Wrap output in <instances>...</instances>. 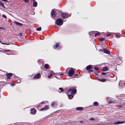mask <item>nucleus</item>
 <instances>
[{
    "label": "nucleus",
    "instance_id": "f257e3e1",
    "mask_svg": "<svg viewBox=\"0 0 125 125\" xmlns=\"http://www.w3.org/2000/svg\"><path fill=\"white\" fill-rule=\"evenodd\" d=\"M76 91V89L73 88L69 89V90L68 93V97L69 99H71L73 97L74 94L75 93Z\"/></svg>",
    "mask_w": 125,
    "mask_h": 125
},
{
    "label": "nucleus",
    "instance_id": "f03ea898",
    "mask_svg": "<svg viewBox=\"0 0 125 125\" xmlns=\"http://www.w3.org/2000/svg\"><path fill=\"white\" fill-rule=\"evenodd\" d=\"M75 69H73L72 68H68L66 70V71L68 74V75L70 76H72L75 73Z\"/></svg>",
    "mask_w": 125,
    "mask_h": 125
},
{
    "label": "nucleus",
    "instance_id": "7ed1b4c3",
    "mask_svg": "<svg viewBox=\"0 0 125 125\" xmlns=\"http://www.w3.org/2000/svg\"><path fill=\"white\" fill-rule=\"evenodd\" d=\"M59 12V10H55L53 9L52 10L51 15L53 17H54L56 16L57 14Z\"/></svg>",
    "mask_w": 125,
    "mask_h": 125
},
{
    "label": "nucleus",
    "instance_id": "20e7f679",
    "mask_svg": "<svg viewBox=\"0 0 125 125\" xmlns=\"http://www.w3.org/2000/svg\"><path fill=\"white\" fill-rule=\"evenodd\" d=\"M55 23L58 25L61 26L63 22L61 19H58L56 21Z\"/></svg>",
    "mask_w": 125,
    "mask_h": 125
},
{
    "label": "nucleus",
    "instance_id": "39448f33",
    "mask_svg": "<svg viewBox=\"0 0 125 125\" xmlns=\"http://www.w3.org/2000/svg\"><path fill=\"white\" fill-rule=\"evenodd\" d=\"M41 76V74L40 73H38L34 75L33 78L34 79H38L40 78Z\"/></svg>",
    "mask_w": 125,
    "mask_h": 125
},
{
    "label": "nucleus",
    "instance_id": "423d86ee",
    "mask_svg": "<svg viewBox=\"0 0 125 125\" xmlns=\"http://www.w3.org/2000/svg\"><path fill=\"white\" fill-rule=\"evenodd\" d=\"M49 109V106L48 105H45L44 107L40 109V110L41 111L46 110Z\"/></svg>",
    "mask_w": 125,
    "mask_h": 125
},
{
    "label": "nucleus",
    "instance_id": "0eeeda50",
    "mask_svg": "<svg viewBox=\"0 0 125 125\" xmlns=\"http://www.w3.org/2000/svg\"><path fill=\"white\" fill-rule=\"evenodd\" d=\"M61 15L62 17L63 18H66L68 17V15L67 14L65 13H61Z\"/></svg>",
    "mask_w": 125,
    "mask_h": 125
},
{
    "label": "nucleus",
    "instance_id": "6e6552de",
    "mask_svg": "<svg viewBox=\"0 0 125 125\" xmlns=\"http://www.w3.org/2000/svg\"><path fill=\"white\" fill-rule=\"evenodd\" d=\"M50 75L48 76V78H51L53 75L54 74V73L52 71H50Z\"/></svg>",
    "mask_w": 125,
    "mask_h": 125
},
{
    "label": "nucleus",
    "instance_id": "1a4fd4ad",
    "mask_svg": "<svg viewBox=\"0 0 125 125\" xmlns=\"http://www.w3.org/2000/svg\"><path fill=\"white\" fill-rule=\"evenodd\" d=\"M12 73H9L6 74V76H7V79H10V77L12 76Z\"/></svg>",
    "mask_w": 125,
    "mask_h": 125
},
{
    "label": "nucleus",
    "instance_id": "9d476101",
    "mask_svg": "<svg viewBox=\"0 0 125 125\" xmlns=\"http://www.w3.org/2000/svg\"><path fill=\"white\" fill-rule=\"evenodd\" d=\"M36 113V110L34 108L31 109V113L32 114H35Z\"/></svg>",
    "mask_w": 125,
    "mask_h": 125
},
{
    "label": "nucleus",
    "instance_id": "9b49d317",
    "mask_svg": "<svg viewBox=\"0 0 125 125\" xmlns=\"http://www.w3.org/2000/svg\"><path fill=\"white\" fill-rule=\"evenodd\" d=\"M124 121H118L114 123V124L115 125H117L120 124H123L124 123Z\"/></svg>",
    "mask_w": 125,
    "mask_h": 125
},
{
    "label": "nucleus",
    "instance_id": "f8f14e48",
    "mask_svg": "<svg viewBox=\"0 0 125 125\" xmlns=\"http://www.w3.org/2000/svg\"><path fill=\"white\" fill-rule=\"evenodd\" d=\"M59 44L58 43H56L55 45H53V47L54 49H56V48L57 47L59 48Z\"/></svg>",
    "mask_w": 125,
    "mask_h": 125
},
{
    "label": "nucleus",
    "instance_id": "ddd939ff",
    "mask_svg": "<svg viewBox=\"0 0 125 125\" xmlns=\"http://www.w3.org/2000/svg\"><path fill=\"white\" fill-rule=\"evenodd\" d=\"M57 105V103L56 102H52L51 104V105L52 107H54Z\"/></svg>",
    "mask_w": 125,
    "mask_h": 125
},
{
    "label": "nucleus",
    "instance_id": "4468645a",
    "mask_svg": "<svg viewBox=\"0 0 125 125\" xmlns=\"http://www.w3.org/2000/svg\"><path fill=\"white\" fill-rule=\"evenodd\" d=\"M99 81L101 82H104L106 81V80L105 78H103L102 79H97Z\"/></svg>",
    "mask_w": 125,
    "mask_h": 125
},
{
    "label": "nucleus",
    "instance_id": "2eb2a0df",
    "mask_svg": "<svg viewBox=\"0 0 125 125\" xmlns=\"http://www.w3.org/2000/svg\"><path fill=\"white\" fill-rule=\"evenodd\" d=\"M14 23L17 26H21L22 25V24L18 22L15 21Z\"/></svg>",
    "mask_w": 125,
    "mask_h": 125
},
{
    "label": "nucleus",
    "instance_id": "dca6fc26",
    "mask_svg": "<svg viewBox=\"0 0 125 125\" xmlns=\"http://www.w3.org/2000/svg\"><path fill=\"white\" fill-rule=\"evenodd\" d=\"M108 69L107 67H104L102 69V71H105L108 70Z\"/></svg>",
    "mask_w": 125,
    "mask_h": 125
},
{
    "label": "nucleus",
    "instance_id": "f3484780",
    "mask_svg": "<svg viewBox=\"0 0 125 125\" xmlns=\"http://www.w3.org/2000/svg\"><path fill=\"white\" fill-rule=\"evenodd\" d=\"M34 0L33 3V6L34 7H36L37 6V2L35 1L34 0Z\"/></svg>",
    "mask_w": 125,
    "mask_h": 125
},
{
    "label": "nucleus",
    "instance_id": "a211bd4d",
    "mask_svg": "<svg viewBox=\"0 0 125 125\" xmlns=\"http://www.w3.org/2000/svg\"><path fill=\"white\" fill-rule=\"evenodd\" d=\"M104 53L107 54H109L110 53V51L105 49L104 50Z\"/></svg>",
    "mask_w": 125,
    "mask_h": 125
},
{
    "label": "nucleus",
    "instance_id": "6ab92c4d",
    "mask_svg": "<svg viewBox=\"0 0 125 125\" xmlns=\"http://www.w3.org/2000/svg\"><path fill=\"white\" fill-rule=\"evenodd\" d=\"M109 104H114L115 103V101L114 100H110L108 101Z\"/></svg>",
    "mask_w": 125,
    "mask_h": 125
},
{
    "label": "nucleus",
    "instance_id": "aec40b11",
    "mask_svg": "<svg viewBox=\"0 0 125 125\" xmlns=\"http://www.w3.org/2000/svg\"><path fill=\"white\" fill-rule=\"evenodd\" d=\"M38 62L40 64H41L42 63V65L44 64V63L42 62V60H38Z\"/></svg>",
    "mask_w": 125,
    "mask_h": 125
},
{
    "label": "nucleus",
    "instance_id": "412c9836",
    "mask_svg": "<svg viewBox=\"0 0 125 125\" xmlns=\"http://www.w3.org/2000/svg\"><path fill=\"white\" fill-rule=\"evenodd\" d=\"M91 67H92L90 65L87 66L86 67V68L87 70H89L91 68Z\"/></svg>",
    "mask_w": 125,
    "mask_h": 125
},
{
    "label": "nucleus",
    "instance_id": "4be33fe9",
    "mask_svg": "<svg viewBox=\"0 0 125 125\" xmlns=\"http://www.w3.org/2000/svg\"><path fill=\"white\" fill-rule=\"evenodd\" d=\"M76 109L79 111L83 109L82 107H78L76 108Z\"/></svg>",
    "mask_w": 125,
    "mask_h": 125
},
{
    "label": "nucleus",
    "instance_id": "5701e85b",
    "mask_svg": "<svg viewBox=\"0 0 125 125\" xmlns=\"http://www.w3.org/2000/svg\"><path fill=\"white\" fill-rule=\"evenodd\" d=\"M100 34V33L98 32L97 31V33H95L94 36L95 37L98 36Z\"/></svg>",
    "mask_w": 125,
    "mask_h": 125
},
{
    "label": "nucleus",
    "instance_id": "b1692460",
    "mask_svg": "<svg viewBox=\"0 0 125 125\" xmlns=\"http://www.w3.org/2000/svg\"><path fill=\"white\" fill-rule=\"evenodd\" d=\"M98 103L97 102H95L93 103V105L95 106H97L98 105Z\"/></svg>",
    "mask_w": 125,
    "mask_h": 125
},
{
    "label": "nucleus",
    "instance_id": "393cba45",
    "mask_svg": "<svg viewBox=\"0 0 125 125\" xmlns=\"http://www.w3.org/2000/svg\"><path fill=\"white\" fill-rule=\"evenodd\" d=\"M59 89L60 90V91H58L59 92H62L64 91L63 89L61 88H59Z\"/></svg>",
    "mask_w": 125,
    "mask_h": 125
},
{
    "label": "nucleus",
    "instance_id": "a878e982",
    "mask_svg": "<svg viewBox=\"0 0 125 125\" xmlns=\"http://www.w3.org/2000/svg\"><path fill=\"white\" fill-rule=\"evenodd\" d=\"M36 30L38 31H40L41 30V27H40L39 28H37L36 29Z\"/></svg>",
    "mask_w": 125,
    "mask_h": 125
},
{
    "label": "nucleus",
    "instance_id": "bb28decb",
    "mask_svg": "<svg viewBox=\"0 0 125 125\" xmlns=\"http://www.w3.org/2000/svg\"><path fill=\"white\" fill-rule=\"evenodd\" d=\"M48 65L47 64H46L45 65L44 68L45 69H48Z\"/></svg>",
    "mask_w": 125,
    "mask_h": 125
},
{
    "label": "nucleus",
    "instance_id": "cd10ccee",
    "mask_svg": "<svg viewBox=\"0 0 125 125\" xmlns=\"http://www.w3.org/2000/svg\"><path fill=\"white\" fill-rule=\"evenodd\" d=\"M94 69V70H96V71H97L99 69V68L96 67H95Z\"/></svg>",
    "mask_w": 125,
    "mask_h": 125
},
{
    "label": "nucleus",
    "instance_id": "c85d7f7f",
    "mask_svg": "<svg viewBox=\"0 0 125 125\" xmlns=\"http://www.w3.org/2000/svg\"><path fill=\"white\" fill-rule=\"evenodd\" d=\"M0 42L2 44H4V45H8L9 44L8 43V44H7V43H2V42H1V41H0Z\"/></svg>",
    "mask_w": 125,
    "mask_h": 125
},
{
    "label": "nucleus",
    "instance_id": "c756f323",
    "mask_svg": "<svg viewBox=\"0 0 125 125\" xmlns=\"http://www.w3.org/2000/svg\"><path fill=\"white\" fill-rule=\"evenodd\" d=\"M0 5L2 6H3L4 5V4L1 2H0Z\"/></svg>",
    "mask_w": 125,
    "mask_h": 125
},
{
    "label": "nucleus",
    "instance_id": "7c9ffc66",
    "mask_svg": "<svg viewBox=\"0 0 125 125\" xmlns=\"http://www.w3.org/2000/svg\"><path fill=\"white\" fill-rule=\"evenodd\" d=\"M89 119L91 120H92V121H93V120H94V119L93 117H92L91 118H90Z\"/></svg>",
    "mask_w": 125,
    "mask_h": 125
},
{
    "label": "nucleus",
    "instance_id": "2f4dec72",
    "mask_svg": "<svg viewBox=\"0 0 125 125\" xmlns=\"http://www.w3.org/2000/svg\"><path fill=\"white\" fill-rule=\"evenodd\" d=\"M2 17L4 18H7V17H6V16L4 15V14H3L2 15Z\"/></svg>",
    "mask_w": 125,
    "mask_h": 125
},
{
    "label": "nucleus",
    "instance_id": "473e14b6",
    "mask_svg": "<svg viewBox=\"0 0 125 125\" xmlns=\"http://www.w3.org/2000/svg\"><path fill=\"white\" fill-rule=\"evenodd\" d=\"M0 29L3 30L4 29V28L3 27H0Z\"/></svg>",
    "mask_w": 125,
    "mask_h": 125
},
{
    "label": "nucleus",
    "instance_id": "72a5a7b5",
    "mask_svg": "<svg viewBox=\"0 0 125 125\" xmlns=\"http://www.w3.org/2000/svg\"><path fill=\"white\" fill-rule=\"evenodd\" d=\"M104 38H102L100 39V40L101 41H104Z\"/></svg>",
    "mask_w": 125,
    "mask_h": 125
},
{
    "label": "nucleus",
    "instance_id": "f704fd0d",
    "mask_svg": "<svg viewBox=\"0 0 125 125\" xmlns=\"http://www.w3.org/2000/svg\"><path fill=\"white\" fill-rule=\"evenodd\" d=\"M59 75H63V73H59Z\"/></svg>",
    "mask_w": 125,
    "mask_h": 125
},
{
    "label": "nucleus",
    "instance_id": "c9c22d12",
    "mask_svg": "<svg viewBox=\"0 0 125 125\" xmlns=\"http://www.w3.org/2000/svg\"><path fill=\"white\" fill-rule=\"evenodd\" d=\"M24 1H25L26 2H29V1L28 0H24Z\"/></svg>",
    "mask_w": 125,
    "mask_h": 125
},
{
    "label": "nucleus",
    "instance_id": "e433bc0d",
    "mask_svg": "<svg viewBox=\"0 0 125 125\" xmlns=\"http://www.w3.org/2000/svg\"><path fill=\"white\" fill-rule=\"evenodd\" d=\"M106 73H105L103 72L102 73V75H104L106 74Z\"/></svg>",
    "mask_w": 125,
    "mask_h": 125
},
{
    "label": "nucleus",
    "instance_id": "4c0bfd02",
    "mask_svg": "<svg viewBox=\"0 0 125 125\" xmlns=\"http://www.w3.org/2000/svg\"><path fill=\"white\" fill-rule=\"evenodd\" d=\"M110 33L107 34L106 36H110Z\"/></svg>",
    "mask_w": 125,
    "mask_h": 125
},
{
    "label": "nucleus",
    "instance_id": "58836bf2",
    "mask_svg": "<svg viewBox=\"0 0 125 125\" xmlns=\"http://www.w3.org/2000/svg\"><path fill=\"white\" fill-rule=\"evenodd\" d=\"M93 71V70H90L89 71H88V72L89 73V72H92V71Z\"/></svg>",
    "mask_w": 125,
    "mask_h": 125
},
{
    "label": "nucleus",
    "instance_id": "ea45409f",
    "mask_svg": "<svg viewBox=\"0 0 125 125\" xmlns=\"http://www.w3.org/2000/svg\"><path fill=\"white\" fill-rule=\"evenodd\" d=\"M77 75H77L76 74H75V75H74L75 76H74V77H75V76H77Z\"/></svg>",
    "mask_w": 125,
    "mask_h": 125
},
{
    "label": "nucleus",
    "instance_id": "a19ab883",
    "mask_svg": "<svg viewBox=\"0 0 125 125\" xmlns=\"http://www.w3.org/2000/svg\"><path fill=\"white\" fill-rule=\"evenodd\" d=\"M3 1H7V0H3Z\"/></svg>",
    "mask_w": 125,
    "mask_h": 125
},
{
    "label": "nucleus",
    "instance_id": "79ce46f5",
    "mask_svg": "<svg viewBox=\"0 0 125 125\" xmlns=\"http://www.w3.org/2000/svg\"><path fill=\"white\" fill-rule=\"evenodd\" d=\"M20 35L21 36L22 35V34L21 33H20Z\"/></svg>",
    "mask_w": 125,
    "mask_h": 125
},
{
    "label": "nucleus",
    "instance_id": "37998d69",
    "mask_svg": "<svg viewBox=\"0 0 125 125\" xmlns=\"http://www.w3.org/2000/svg\"><path fill=\"white\" fill-rule=\"evenodd\" d=\"M43 103H44V102H42V104H43Z\"/></svg>",
    "mask_w": 125,
    "mask_h": 125
},
{
    "label": "nucleus",
    "instance_id": "c03bdc74",
    "mask_svg": "<svg viewBox=\"0 0 125 125\" xmlns=\"http://www.w3.org/2000/svg\"><path fill=\"white\" fill-rule=\"evenodd\" d=\"M90 33H89V34L90 35Z\"/></svg>",
    "mask_w": 125,
    "mask_h": 125
},
{
    "label": "nucleus",
    "instance_id": "a18cd8bd",
    "mask_svg": "<svg viewBox=\"0 0 125 125\" xmlns=\"http://www.w3.org/2000/svg\"><path fill=\"white\" fill-rule=\"evenodd\" d=\"M20 82H20H19V83Z\"/></svg>",
    "mask_w": 125,
    "mask_h": 125
}]
</instances>
